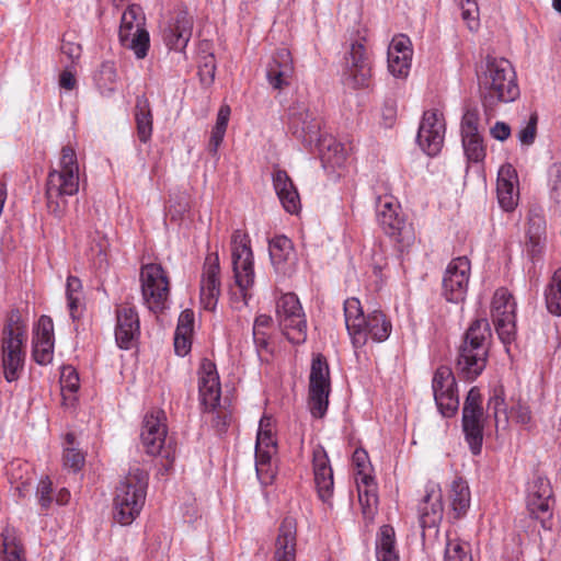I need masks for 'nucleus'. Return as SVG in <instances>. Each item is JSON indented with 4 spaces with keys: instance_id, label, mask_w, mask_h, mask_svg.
Here are the masks:
<instances>
[{
    "instance_id": "1",
    "label": "nucleus",
    "mask_w": 561,
    "mask_h": 561,
    "mask_svg": "<svg viewBox=\"0 0 561 561\" xmlns=\"http://www.w3.org/2000/svg\"><path fill=\"white\" fill-rule=\"evenodd\" d=\"M478 80L484 106L493 107L500 102L510 103L519 96L515 69L506 58L488 56Z\"/></svg>"
},
{
    "instance_id": "2",
    "label": "nucleus",
    "mask_w": 561,
    "mask_h": 561,
    "mask_svg": "<svg viewBox=\"0 0 561 561\" xmlns=\"http://www.w3.org/2000/svg\"><path fill=\"white\" fill-rule=\"evenodd\" d=\"M79 191V163L75 149L65 146L60 158L46 181V199L50 213L61 216L66 209V196H73Z\"/></svg>"
},
{
    "instance_id": "3",
    "label": "nucleus",
    "mask_w": 561,
    "mask_h": 561,
    "mask_svg": "<svg viewBox=\"0 0 561 561\" xmlns=\"http://www.w3.org/2000/svg\"><path fill=\"white\" fill-rule=\"evenodd\" d=\"M344 317L346 329L355 348L365 346L369 340L383 342L391 333L392 325L386 314L379 310H374L365 316L360 301L355 297L345 300Z\"/></svg>"
},
{
    "instance_id": "4",
    "label": "nucleus",
    "mask_w": 561,
    "mask_h": 561,
    "mask_svg": "<svg viewBox=\"0 0 561 561\" xmlns=\"http://www.w3.org/2000/svg\"><path fill=\"white\" fill-rule=\"evenodd\" d=\"M148 472L139 467H131L119 481L113 500L114 519L123 525H130L140 514L147 494Z\"/></svg>"
},
{
    "instance_id": "5",
    "label": "nucleus",
    "mask_w": 561,
    "mask_h": 561,
    "mask_svg": "<svg viewBox=\"0 0 561 561\" xmlns=\"http://www.w3.org/2000/svg\"><path fill=\"white\" fill-rule=\"evenodd\" d=\"M491 336L486 319H478L468 328L457 357V369L465 378L474 379L485 368Z\"/></svg>"
},
{
    "instance_id": "6",
    "label": "nucleus",
    "mask_w": 561,
    "mask_h": 561,
    "mask_svg": "<svg viewBox=\"0 0 561 561\" xmlns=\"http://www.w3.org/2000/svg\"><path fill=\"white\" fill-rule=\"evenodd\" d=\"M25 329L26 324L20 311L12 310L3 329L1 342L3 376L8 382L18 380L24 366Z\"/></svg>"
},
{
    "instance_id": "7",
    "label": "nucleus",
    "mask_w": 561,
    "mask_h": 561,
    "mask_svg": "<svg viewBox=\"0 0 561 561\" xmlns=\"http://www.w3.org/2000/svg\"><path fill=\"white\" fill-rule=\"evenodd\" d=\"M118 41L122 47L133 51L137 59H145L150 48L146 15L138 4L128 5L121 16Z\"/></svg>"
},
{
    "instance_id": "8",
    "label": "nucleus",
    "mask_w": 561,
    "mask_h": 561,
    "mask_svg": "<svg viewBox=\"0 0 561 561\" xmlns=\"http://www.w3.org/2000/svg\"><path fill=\"white\" fill-rule=\"evenodd\" d=\"M141 296L145 306L153 313L168 308L170 279L167 271L158 263H148L140 268Z\"/></svg>"
},
{
    "instance_id": "9",
    "label": "nucleus",
    "mask_w": 561,
    "mask_h": 561,
    "mask_svg": "<svg viewBox=\"0 0 561 561\" xmlns=\"http://www.w3.org/2000/svg\"><path fill=\"white\" fill-rule=\"evenodd\" d=\"M276 319L282 332L293 344L307 339V320L301 304L294 293H286L276 300Z\"/></svg>"
},
{
    "instance_id": "10",
    "label": "nucleus",
    "mask_w": 561,
    "mask_h": 561,
    "mask_svg": "<svg viewBox=\"0 0 561 561\" xmlns=\"http://www.w3.org/2000/svg\"><path fill=\"white\" fill-rule=\"evenodd\" d=\"M231 259L233 278L243 297L247 290L254 285V257L249 236L236 230L231 237Z\"/></svg>"
},
{
    "instance_id": "11",
    "label": "nucleus",
    "mask_w": 561,
    "mask_h": 561,
    "mask_svg": "<svg viewBox=\"0 0 561 561\" xmlns=\"http://www.w3.org/2000/svg\"><path fill=\"white\" fill-rule=\"evenodd\" d=\"M377 220L381 229L396 242L409 245L414 240L413 228L407 222L400 205L390 197H379Z\"/></svg>"
},
{
    "instance_id": "12",
    "label": "nucleus",
    "mask_w": 561,
    "mask_h": 561,
    "mask_svg": "<svg viewBox=\"0 0 561 561\" xmlns=\"http://www.w3.org/2000/svg\"><path fill=\"white\" fill-rule=\"evenodd\" d=\"M330 369L322 354L313 356L309 376V410L314 417H323L330 394Z\"/></svg>"
},
{
    "instance_id": "13",
    "label": "nucleus",
    "mask_w": 561,
    "mask_h": 561,
    "mask_svg": "<svg viewBox=\"0 0 561 561\" xmlns=\"http://www.w3.org/2000/svg\"><path fill=\"white\" fill-rule=\"evenodd\" d=\"M477 387L469 390L462 409V431L473 455H479L483 442L484 413Z\"/></svg>"
},
{
    "instance_id": "14",
    "label": "nucleus",
    "mask_w": 561,
    "mask_h": 561,
    "mask_svg": "<svg viewBox=\"0 0 561 561\" xmlns=\"http://www.w3.org/2000/svg\"><path fill=\"white\" fill-rule=\"evenodd\" d=\"M165 414L161 410L148 412L142 422L140 440L145 451L151 456H162L169 462L174 459L173 451L165 447L167 438Z\"/></svg>"
},
{
    "instance_id": "15",
    "label": "nucleus",
    "mask_w": 561,
    "mask_h": 561,
    "mask_svg": "<svg viewBox=\"0 0 561 561\" xmlns=\"http://www.w3.org/2000/svg\"><path fill=\"white\" fill-rule=\"evenodd\" d=\"M515 309L516 304L512 294L506 288H499L493 295L491 317L499 339L504 345L515 340Z\"/></svg>"
},
{
    "instance_id": "16",
    "label": "nucleus",
    "mask_w": 561,
    "mask_h": 561,
    "mask_svg": "<svg viewBox=\"0 0 561 561\" xmlns=\"http://www.w3.org/2000/svg\"><path fill=\"white\" fill-rule=\"evenodd\" d=\"M432 389L439 412L453 416L459 407L456 378L448 366L438 367L433 376Z\"/></svg>"
},
{
    "instance_id": "17",
    "label": "nucleus",
    "mask_w": 561,
    "mask_h": 561,
    "mask_svg": "<svg viewBox=\"0 0 561 561\" xmlns=\"http://www.w3.org/2000/svg\"><path fill=\"white\" fill-rule=\"evenodd\" d=\"M471 265L466 256L453 259L443 277V295L450 302H460L465 299Z\"/></svg>"
},
{
    "instance_id": "18",
    "label": "nucleus",
    "mask_w": 561,
    "mask_h": 561,
    "mask_svg": "<svg viewBox=\"0 0 561 561\" xmlns=\"http://www.w3.org/2000/svg\"><path fill=\"white\" fill-rule=\"evenodd\" d=\"M445 129V121L442 113L436 110L424 112L416 141L426 154L434 157L440 152Z\"/></svg>"
},
{
    "instance_id": "19",
    "label": "nucleus",
    "mask_w": 561,
    "mask_h": 561,
    "mask_svg": "<svg viewBox=\"0 0 561 561\" xmlns=\"http://www.w3.org/2000/svg\"><path fill=\"white\" fill-rule=\"evenodd\" d=\"M221 294L220 265L218 254L205 259L199 282V302L203 309L215 311Z\"/></svg>"
},
{
    "instance_id": "20",
    "label": "nucleus",
    "mask_w": 561,
    "mask_h": 561,
    "mask_svg": "<svg viewBox=\"0 0 561 561\" xmlns=\"http://www.w3.org/2000/svg\"><path fill=\"white\" fill-rule=\"evenodd\" d=\"M370 77L371 68L366 48L363 43L355 42L345 57L344 82L354 89L367 88Z\"/></svg>"
},
{
    "instance_id": "21",
    "label": "nucleus",
    "mask_w": 561,
    "mask_h": 561,
    "mask_svg": "<svg viewBox=\"0 0 561 561\" xmlns=\"http://www.w3.org/2000/svg\"><path fill=\"white\" fill-rule=\"evenodd\" d=\"M198 393L205 411H214L220 402L221 388L216 365L203 358L198 367Z\"/></svg>"
},
{
    "instance_id": "22",
    "label": "nucleus",
    "mask_w": 561,
    "mask_h": 561,
    "mask_svg": "<svg viewBox=\"0 0 561 561\" xmlns=\"http://www.w3.org/2000/svg\"><path fill=\"white\" fill-rule=\"evenodd\" d=\"M140 335V322L136 308L123 304L116 308L115 340L123 350L131 348Z\"/></svg>"
},
{
    "instance_id": "23",
    "label": "nucleus",
    "mask_w": 561,
    "mask_h": 561,
    "mask_svg": "<svg viewBox=\"0 0 561 561\" xmlns=\"http://www.w3.org/2000/svg\"><path fill=\"white\" fill-rule=\"evenodd\" d=\"M295 66L288 48L277 49L266 67V79L274 90H283L293 83Z\"/></svg>"
},
{
    "instance_id": "24",
    "label": "nucleus",
    "mask_w": 561,
    "mask_h": 561,
    "mask_svg": "<svg viewBox=\"0 0 561 561\" xmlns=\"http://www.w3.org/2000/svg\"><path fill=\"white\" fill-rule=\"evenodd\" d=\"M553 503L550 481L537 474L528 485L527 508L535 518L545 519L550 515Z\"/></svg>"
},
{
    "instance_id": "25",
    "label": "nucleus",
    "mask_w": 561,
    "mask_h": 561,
    "mask_svg": "<svg viewBox=\"0 0 561 561\" xmlns=\"http://www.w3.org/2000/svg\"><path fill=\"white\" fill-rule=\"evenodd\" d=\"M54 356V323L48 316H42L34 329L33 358L39 365H47Z\"/></svg>"
},
{
    "instance_id": "26",
    "label": "nucleus",
    "mask_w": 561,
    "mask_h": 561,
    "mask_svg": "<svg viewBox=\"0 0 561 561\" xmlns=\"http://www.w3.org/2000/svg\"><path fill=\"white\" fill-rule=\"evenodd\" d=\"M312 468L318 495L323 502H329L333 495V470L322 446L313 449Z\"/></svg>"
},
{
    "instance_id": "27",
    "label": "nucleus",
    "mask_w": 561,
    "mask_h": 561,
    "mask_svg": "<svg viewBox=\"0 0 561 561\" xmlns=\"http://www.w3.org/2000/svg\"><path fill=\"white\" fill-rule=\"evenodd\" d=\"M268 252L276 273L290 275L295 271L297 256L291 240L286 236H276L271 239Z\"/></svg>"
},
{
    "instance_id": "28",
    "label": "nucleus",
    "mask_w": 561,
    "mask_h": 561,
    "mask_svg": "<svg viewBox=\"0 0 561 561\" xmlns=\"http://www.w3.org/2000/svg\"><path fill=\"white\" fill-rule=\"evenodd\" d=\"M412 60L411 41L407 35L394 36L388 47V69L394 77H407Z\"/></svg>"
},
{
    "instance_id": "29",
    "label": "nucleus",
    "mask_w": 561,
    "mask_h": 561,
    "mask_svg": "<svg viewBox=\"0 0 561 561\" xmlns=\"http://www.w3.org/2000/svg\"><path fill=\"white\" fill-rule=\"evenodd\" d=\"M517 174L512 164H503L497 173L496 194L501 208L505 211H513L519 199V192L516 186Z\"/></svg>"
},
{
    "instance_id": "30",
    "label": "nucleus",
    "mask_w": 561,
    "mask_h": 561,
    "mask_svg": "<svg viewBox=\"0 0 561 561\" xmlns=\"http://www.w3.org/2000/svg\"><path fill=\"white\" fill-rule=\"evenodd\" d=\"M297 522L294 517H285L278 528L275 540L274 561H296Z\"/></svg>"
},
{
    "instance_id": "31",
    "label": "nucleus",
    "mask_w": 561,
    "mask_h": 561,
    "mask_svg": "<svg viewBox=\"0 0 561 561\" xmlns=\"http://www.w3.org/2000/svg\"><path fill=\"white\" fill-rule=\"evenodd\" d=\"M289 124L293 133L305 141L317 140L320 131V122L308 108L295 105L289 110Z\"/></svg>"
},
{
    "instance_id": "32",
    "label": "nucleus",
    "mask_w": 561,
    "mask_h": 561,
    "mask_svg": "<svg viewBox=\"0 0 561 561\" xmlns=\"http://www.w3.org/2000/svg\"><path fill=\"white\" fill-rule=\"evenodd\" d=\"M193 31V19L187 12H180L174 23L163 32L165 45L173 50L182 51L187 46Z\"/></svg>"
},
{
    "instance_id": "33",
    "label": "nucleus",
    "mask_w": 561,
    "mask_h": 561,
    "mask_svg": "<svg viewBox=\"0 0 561 561\" xmlns=\"http://www.w3.org/2000/svg\"><path fill=\"white\" fill-rule=\"evenodd\" d=\"M273 186L284 209L289 214H298L301 208L298 191L285 170L273 172Z\"/></svg>"
},
{
    "instance_id": "34",
    "label": "nucleus",
    "mask_w": 561,
    "mask_h": 561,
    "mask_svg": "<svg viewBox=\"0 0 561 561\" xmlns=\"http://www.w3.org/2000/svg\"><path fill=\"white\" fill-rule=\"evenodd\" d=\"M440 490L431 486L419 505L420 524L423 528L436 527L443 519Z\"/></svg>"
},
{
    "instance_id": "35",
    "label": "nucleus",
    "mask_w": 561,
    "mask_h": 561,
    "mask_svg": "<svg viewBox=\"0 0 561 561\" xmlns=\"http://www.w3.org/2000/svg\"><path fill=\"white\" fill-rule=\"evenodd\" d=\"M358 491V501L365 518L373 519L378 505L377 485L374 477L362 476L355 478Z\"/></svg>"
},
{
    "instance_id": "36",
    "label": "nucleus",
    "mask_w": 561,
    "mask_h": 561,
    "mask_svg": "<svg viewBox=\"0 0 561 561\" xmlns=\"http://www.w3.org/2000/svg\"><path fill=\"white\" fill-rule=\"evenodd\" d=\"M546 244V220L542 216L533 215L528 219L526 252L536 260Z\"/></svg>"
},
{
    "instance_id": "37",
    "label": "nucleus",
    "mask_w": 561,
    "mask_h": 561,
    "mask_svg": "<svg viewBox=\"0 0 561 561\" xmlns=\"http://www.w3.org/2000/svg\"><path fill=\"white\" fill-rule=\"evenodd\" d=\"M319 141V152L324 168H340L344 164L347 151L343 144L333 137H323Z\"/></svg>"
},
{
    "instance_id": "38",
    "label": "nucleus",
    "mask_w": 561,
    "mask_h": 561,
    "mask_svg": "<svg viewBox=\"0 0 561 561\" xmlns=\"http://www.w3.org/2000/svg\"><path fill=\"white\" fill-rule=\"evenodd\" d=\"M377 561H399L396 548V533L392 526L382 525L376 539Z\"/></svg>"
},
{
    "instance_id": "39",
    "label": "nucleus",
    "mask_w": 561,
    "mask_h": 561,
    "mask_svg": "<svg viewBox=\"0 0 561 561\" xmlns=\"http://www.w3.org/2000/svg\"><path fill=\"white\" fill-rule=\"evenodd\" d=\"M135 121L139 140L144 144L148 142L152 135V113L149 101L145 96L137 98Z\"/></svg>"
},
{
    "instance_id": "40",
    "label": "nucleus",
    "mask_w": 561,
    "mask_h": 561,
    "mask_svg": "<svg viewBox=\"0 0 561 561\" xmlns=\"http://www.w3.org/2000/svg\"><path fill=\"white\" fill-rule=\"evenodd\" d=\"M450 504L456 518L462 517L470 507V490L468 483L457 478L450 486Z\"/></svg>"
},
{
    "instance_id": "41",
    "label": "nucleus",
    "mask_w": 561,
    "mask_h": 561,
    "mask_svg": "<svg viewBox=\"0 0 561 561\" xmlns=\"http://www.w3.org/2000/svg\"><path fill=\"white\" fill-rule=\"evenodd\" d=\"M93 80L103 95L113 93L117 83V71L113 61H103L94 72Z\"/></svg>"
},
{
    "instance_id": "42",
    "label": "nucleus",
    "mask_w": 561,
    "mask_h": 561,
    "mask_svg": "<svg viewBox=\"0 0 561 561\" xmlns=\"http://www.w3.org/2000/svg\"><path fill=\"white\" fill-rule=\"evenodd\" d=\"M66 297L70 317L77 320L83 310V293L81 280L76 276H69L66 284Z\"/></svg>"
},
{
    "instance_id": "43",
    "label": "nucleus",
    "mask_w": 561,
    "mask_h": 561,
    "mask_svg": "<svg viewBox=\"0 0 561 561\" xmlns=\"http://www.w3.org/2000/svg\"><path fill=\"white\" fill-rule=\"evenodd\" d=\"M230 114L231 110L230 106L227 104L221 105L217 113L216 124L211 129L208 144V151L213 156L217 154V151L224 140Z\"/></svg>"
},
{
    "instance_id": "44",
    "label": "nucleus",
    "mask_w": 561,
    "mask_h": 561,
    "mask_svg": "<svg viewBox=\"0 0 561 561\" xmlns=\"http://www.w3.org/2000/svg\"><path fill=\"white\" fill-rule=\"evenodd\" d=\"M488 410L493 413L495 427L503 430L508 427L510 411L507 410L502 390H495L488 401Z\"/></svg>"
},
{
    "instance_id": "45",
    "label": "nucleus",
    "mask_w": 561,
    "mask_h": 561,
    "mask_svg": "<svg viewBox=\"0 0 561 561\" xmlns=\"http://www.w3.org/2000/svg\"><path fill=\"white\" fill-rule=\"evenodd\" d=\"M546 305L550 313L561 316V267L554 272L546 290Z\"/></svg>"
},
{
    "instance_id": "46",
    "label": "nucleus",
    "mask_w": 561,
    "mask_h": 561,
    "mask_svg": "<svg viewBox=\"0 0 561 561\" xmlns=\"http://www.w3.org/2000/svg\"><path fill=\"white\" fill-rule=\"evenodd\" d=\"M444 561H472L470 546L447 535Z\"/></svg>"
},
{
    "instance_id": "47",
    "label": "nucleus",
    "mask_w": 561,
    "mask_h": 561,
    "mask_svg": "<svg viewBox=\"0 0 561 561\" xmlns=\"http://www.w3.org/2000/svg\"><path fill=\"white\" fill-rule=\"evenodd\" d=\"M23 554V547L14 537L0 535V561H25Z\"/></svg>"
},
{
    "instance_id": "48",
    "label": "nucleus",
    "mask_w": 561,
    "mask_h": 561,
    "mask_svg": "<svg viewBox=\"0 0 561 561\" xmlns=\"http://www.w3.org/2000/svg\"><path fill=\"white\" fill-rule=\"evenodd\" d=\"M462 146L469 161L480 162L485 157V148L481 136H462Z\"/></svg>"
},
{
    "instance_id": "49",
    "label": "nucleus",
    "mask_w": 561,
    "mask_h": 561,
    "mask_svg": "<svg viewBox=\"0 0 561 561\" xmlns=\"http://www.w3.org/2000/svg\"><path fill=\"white\" fill-rule=\"evenodd\" d=\"M537 124H538V115L537 113H533L528 121L524 122L519 131L517 133V138L522 145L530 146L534 144L537 135Z\"/></svg>"
},
{
    "instance_id": "50",
    "label": "nucleus",
    "mask_w": 561,
    "mask_h": 561,
    "mask_svg": "<svg viewBox=\"0 0 561 561\" xmlns=\"http://www.w3.org/2000/svg\"><path fill=\"white\" fill-rule=\"evenodd\" d=\"M256 444L266 448H275L276 446L273 438L272 419L270 416H262L260 420Z\"/></svg>"
},
{
    "instance_id": "51",
    "label": "nucleus",
    "mask_w": 561,
    "mask_h": 561,
    "mask_svg": "<svg viewBox=\"0 0 561 561\" xmlns=\"http://www.w3.org/2000/svg\"><path fill=\"white\" fill-rule=\"evenodd\" d=\"M36 495L43 510H48L54 501L53 483L48 477H44L37 484Z\"/></svg>"
},
{
    "instance_id": "52",
    "label": "nucleus",
    "mask_w": 561,
    "mask_h": 561,
    "mask_svg": "<svg viewBox=\"0 0 561 561\" xmlns=\"http://www.w3.org/2000/svg\"><path fill=\"white\" fill-rule=\"evenodd\" d=\"M461 18L463 22L467 24L470 31H476L479 27V8L476 1H469L465 4L463 0L461 1Z\"/></svg>"
},
{
    "instance_id": "53",
    "label": "nucleus",
    "mask_w": 561,
    "mask_h": 561,
    "mask_svg": "<svg viewBox=\"0 0 561 561\" xmlns=\"http://www.w3.org/2000/svg\"><path fill=\"white\" fill-rule=\"evenodd\" d=\"M508 415L510 420L525 426L529 425L533 421L529 405L520 401L511 407Z\"/></svg>"
},
{
    "instance_id": "54",
    "label": "nucleus",
    "mask_w": 561,
    "mask_h": 561,
    "mask_svg": "<svg viewBox=\"0 0 561 561\" xmlns=\"http://www.w3.org/2000/svg\"><path fill=\"white\" fill-rule=\"evenodd\" d=\"M60 386L62 393L68 391L70 393L77 392L79 389V376L76 369L71 366H66L61 370Z\"/></svg>"
},
{
    "instance_id": "55",
    "label": "nucleus",
    "mask_w": 561,
    "mask_h": 561,
    "mask_svg": "<svg viewBox=\"0 0 561 561\" xmlns=\"http://www.w3.org/2000/svg\"><path fill=\"white\" fill-rule=\"evenodd\" d=\"M64 465L73 471H78L84 465V456L76 447H66L64 451Z\"/></svg>"
},
{
    "instance_id": "56",
    "label": "nucleus",
    "mask_w": 561,
    "mask_h": 561,
    "mask_svg": "<svg viewBox=\"0 0 561 561\" xmlns=\"http://www.w3.org/2000/svg\"><path fill=\"white\" fill-rule=\"evenodd\" d=\"M216 64L213 55L205 56L198 66V75L205 83H211L215 78Z\"/></svg>"
},
{
    "instance_id": "57",
    "label": "nucleus",
    "mask_w": 561,
    "mask_h": 561,
    "mask_svg": "<svg viewBox=\"0 0 561 561\" xmlns=\"http://www.w3.org/2000/svg\"><path fill=\"white\" fill-rule=\"evenodd\" d=\"M478 113L476 111H467L461 121V135H478Z\"/></svg>"
},
{
    "instance_id": "58",
    "label": "nucleus",
    "mask_w": 561,
    "mask_h": 561,
    "mask_svg": "<svg viewBox=\"0 0 561 561\" xmlns=\"http://www.w3.org/2000/svg\"><path fill=\"white\" fill-rule=\"evenodd\" d=\"M194 331V312L185 309L180 313L175 332L181 334H193Z\"/></svg>"
},
{
    "instance_id": "59",
    "label": "nucleus",
    "mask_w": 561,
    "mask_h": 561,
    "mask_svg": "<svg viewBox=\"0 0 561 561\" xmlns=\"http://www.w3.org/2000/svg\"><path fill=\"white\" fill-rule=\"evenodd\" d=\"M353 463L357 468L356 477L360 478L362 476H370L368 472L369 469V459L368 455L364 449H356L353 454Z\"/></svg>"
},
{
    "instance_id": "60",
    "label": "nucleus",
    "mask_w": 561,
    "mask_h": 561,
    "mask_svg": "<svg viewBox=\"0 0 561 561\" xmlns=\"http://www.w3.org/2000/svg\"><path fill=\"white\" fill-rule=\"evenodd\" d=\"M193 334H181L175 332L174 334V350L179 356H185L191 351Z\"/></svg>"
},
{
    "instance_id": "61",
    "label": "nucleus",
    "mask_w": 561,
    "mask_h": 561,
    "mask_svg": "<svg viewBox=\"0 0 561 561\" xmlns=\"http://www.w3.org/2000/svg\"><path fill=\"white\" fill-rule=\"evenodd\" d=\"M253 341L256 352L261 358L272 353L268 335L266 332H253Z\"/></svg>"
},
{
    "instance_id": "62",
    "label": "nucleus",
    "mask_w": 561,
    "mask_h": 561,
    "mask_svg": "<svg viewBox=\"0 0 561 561\" xmlns=\"http://www.w3.org/2000/svg\"><path fill=\"white\" fill-rule=\"evenodd\" d=\"M275 448H266L265 446H259L256 444L255 457H256V472L261 474L263 467L270 462L271 451Z\"/></svg>"
},
{
    "instance_id": "63",
    "label": "nucleus",
    "mask_w": 561,
    "mask_h": 561,
    "mask_svg": "<svg viewBox=\"0 0 561 561\" xmlns=\"http://www.w3.org/2000/svg\"><path fill=\"white\" fill-rule=\"evenodd\" d=\"M61 53L66 55L72 62L80 58L81 46L76 43L64 41L61 44Z\"/></svg>"
},
{
    "instance_id": "64",
    "label": "nucleus",
    "mask_w": 561,
    "mask_h": 561,
    "mask_svg": "<svg viewBox=\"0 0 561 561\" xmlns=\"http://www.w3.org/2000/svg\"><path fill=\"white\" fill-rule=\"evenodd\" d=\"M490 133L493 138L504 141L511 136V127L504 122H496Z\"/></svg>"
}]
</instances>
